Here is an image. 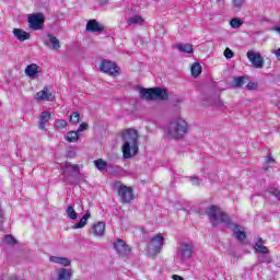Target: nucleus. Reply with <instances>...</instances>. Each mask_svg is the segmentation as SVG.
Listing matches in <instances>:
<instances>
[{
  "label": "nucleus",
  "mask_w": 280,
  "mask_h": 280,
  "mask_svg": "<svg viewBox=\"0 0 280 280\" xmlns=\"http://www.w3.org/2000/svg\"><path fill=\"white\" fill-rule=\"evenodd\" d=\"M127 23L129 25H137L138 23H143V18H141L140 15H136L127 20Z\"/></svg>",
  "instance_id": "29"
},
{
  "label": "nucleus",
  "mask_w": 280,
  "mask_h": 280,
  "mask_svg": "<svg viewBox=\"0 0 280 280\" xmlns=\"http://www.w3.org/2000/svg\"><path fill=\"white\" fill-rule=\"evenodd\" d=\"M266 163H275V159L272 156H267Z\"/></svg>",
  "instance_id": "41"
},
{
  "label": "nucleus",
  "mask_w": 280,
  "mask_h": 280,
  "mask_svg": "<svg viewBox=\"0 0 280 280\" xmlns=\"http://www.w3.org/2000/svg\"><path fill=\"white\" fill-rule=\"evenodd\" d=\"M264 244L265 242L261 237H258L257 242L254 244V248L256 253H259V255H268L269 253L268 248Z\"/></svg>",
  "instance_id": "16"
},
{
  "label": "nucleus",
  "mask_w": 280,
  "mask_h": 280,
  "mask_svg": "<svg viewBox=\"0 0 280 280\" xmlns=\"http://www.w3.org/2000/svg\"><path fill=\"white\" fill-rule=\"evenodd\" d=\"M94 165L96 167V170H106V166L108 165V163L106 161H104L103 159H97L94 161Z\"/></svg>",
  "instance_id": "27"
},
{
  "label": "nucleus",
  "mask_w": 280,
  "mask_h": 280,
  "mask_svg": "<svg viewBox=\"0 0 280 280\" xmlns=\"http://www.w3.org/2000/svg\"><path fill=\"white\" fill-rule=\"evenodd\" d=\"M140 97L142 100H162L163 102H167V100H170V94L167 93V90H163L161 88H141Z\"/></svg>",
  "instance_id": "4"
},
{
  "label": "nucleus",
  "mask_w": 280,
  "mask_h": 280,
  "mask_svg": "<svg viewBox=\"0 0 280 280\" xmlns=\"http://www.w3.org/2000/svg\"><path fill=\"white\" fill-rule=\"evenodd\" d=\"M35 100H40L42 102H54L56 97L54 94L49 93L47 88H45L35 94Z\"/></svg>",
  "instance_id": "13"
},
{
  "label": "nucleus",
  "mask_w": 280,
  "mask_h": 280,
  "mask_svg": "<svg viewBox=\"0 0 280 280\" xmlns=\"http://www.w3.org/2000/svg\"><path fill=\"white\" fill-rule=\"evenodd\" d=\"M230 25L233 30H240V27L244 25V20L234 18L230 21Z\"/></svg>",
  "instance_id": "24"
},
{
  "label": "nucleus",
  "mask_w": 280,
  "mask_h": 280,
  "mask_svg": "<svg viewBox=\"0 0 280 280\" xmlns=\"http://www.w3.org/2000/svg\"><path fill=\"white\" fill-rule=\"evenodd\" d=\"M108 3V0H101V5H106Z\"/></svg>",
  "instance_id": "43"
},
{
  "label": "nucleus",
  "mask_w": 280,
  "mask_h": 280,
  "mask_svg": "<svg viewBox=\"0 0 280 280\" xmlns=\"http://www.w3.org/2000/svg\"><path fill=\"white\" fill-rule=\"evenodd\" d=\"M114 248L119 257H128V255L132 253L130 245L126 244V241L121 238L114 241Z\"/></svg>",
  "instance_id": "9"
},
{
  "label": "nucleus",
  "mask_w": 280,
  "mask_h": 280,
  "mask_svg": "<svg viewBox=\"0 0 280 280\" xmlns=\"http://www.w3.org/2000/svg\"><path fill=\"white\" fill-rule=\"evenodd\" d=\"M85 30L86 32H90V33H101L106 30V26L97 22V20L92 19L86 22Z\"/></svg>",
  "instance_id": "11"
},
{
  "label": "nucleus",
  "mask_w": 280,
  "mask_h": 280,
  "mask_svg": "<svg viewBox=\"0 0 280 280\" xmlns=\"http://www.w3.org/2000/svg\"><path fill=\"white\" fill-rule=\"evenodd\" d=\"M69 121L71 126H78V124H80V113L73 112L69 117Z\"/></svg>",
  "instance_id": "25"
},
{
  "label": "nucleus",
  "mask_w": 280,
  "mask_h": 280,
  "mask_svg": "<svg viewBox=\"0 0 280 280\" xmlns=\"http://www.w3.org/2000/svg\"><path fill=\"white\" fill-rule=\"evenodd\" d=\"M179 253L182 255V259H190L191 255H194V246H191V244L184 243Z\"/></svg>",
  "instance_id": "14"
},
{
  "label": "nucleus",
  "mask_w": 280,
  "mask_h": 280,
  "mask_svg": "<svg viewBox=\"0 0 280 280\" xmlns=\"http://www.w3.org/2000/svg\"><path fill=\"white\" fill-rule=\"evenodd\" d=\"M62 257H57V256H50L49 260L52 262V264H60Z\"/></svg>",
  "instance_id": "38"
},
{
  "label": "nucleus",
  "mask_w": 280,
  "mask_h": 280,
  "mask_svg": "<svg viewBox=\"0 0 280 280\" xmlns=\"http://www.w3.org/2000/svg\"><path fill=\"white\" fill-rule=\"evenodd\" d=\"M4 238L7 241V244H16V240H14L12 235H5Z\"/></svg>",
  "instance_id": "37"
},
{
  "label": "nucleus",
  "mask_w": 280,
  "mask_h": 280,
  "mask_svg": "<svg viewBox=\"0 0 280 280\" xmlns=\"http://www.w3.org/2000/svg\"><path fill=\"white\" fill-rule=\"evenodd\" d=\"M13 34H14L15 38H18V40H20L21 43H23L25 40H30V33H27L21 28H14Z\"/></svg>",
  "instance_id": "17"
},
{
  "label": "nucleus",
  "mask_w": 280,
  "mask_h": 280,
  "mask_svg": "<svg viewBox=\"0 0 280 280\" xmlns=\"http://www.w3.org/2000/svg\"><path fill=\"white\" fill-rule=\"evenodd\" d=\"M68 124H67V120L65 119H58L57 120V130H65V128H67Z\"/></svg>",
  "instance_id": "30"
},
{
  "label": "nucleus",
  "mask_w": 280,
  "mask_h": 280,
  "mask_svg": "<svg viewBox=\"0 0 280 280\" xmlns=\"http://www.w3.org/2000/svg\"><path fill=\"white\" fill-rule=\"evenodd\" d=\"M117 196L120 198L122 205H130L135 200L132 187L120 185L116 190Z\"/></svg>",
  "instance_id": "6"
},
{
  "label": "nucleus",
  "mask_w": 280,
  "mask_h": 280,
  "mask_svg": "<svg viewBox=\"0 0 280 280\" xmlns=\"http://www.w3.org/2000/svg\"><path fill=\"white\" fill-rule=\"evenodd\" d=\"M269 196H275V198H279L280 196V190L277 188H272L271 190L268 191Z\"/></svg>",
  "instance_id": "35"
},
{
  "label": "nucleus",
  "mask_w": 280,
  "mask_h": 280,
  "mask_svg": "<svg viewBox=\"0 0 280 280\" xmlns=\"http://www.w3.org/2000/svg\"><path fill=\"white\" fill-rule=\"evenodd\" d=\"M59 264L60 266H65V267L71 266V260H69V258L67 257H61V260H59Z\"/></svg>",
  "instance_id": "33"
},
{
  "label": "nucleus",
  "mask_w": 280,
  "mask_h": 280,
  "mask_svg": "<svg viewBox=\"0 0 280 280\" xmlns=\"http://www.w3.org/2000/svg\"><path fill=\"white\" fill-rule=\"evenodd\" d=\"M243 84H246V77L234 78V86H236V89H241Z\"/></svg>",
  "instance_id": "28"
},
{
  "label": "nucleus",
  "mask_w": 280,
  "mask_h": 280,
  "mask_svg": "<svg viewBox=\"0 0 280 280\" xmlns=\"http://www.w3.org/2000/svg\"><path fill=\"white\" fill-rule=\"evenodd\" d=\"M9 280H19V278L16 276H12L9 278Z\"/></svg>",
  "instance_id": "44"
},
{
  "label": "nucleus",
  "mask_w": 280,
  "mask_h": 280,
  "mask_svg": "<svg viewBox=\"0 0 280 280\" xmlns=\"http://www.w3.org/2000/svg\"><path fill=\"white\" fill-rule=\"evenodd\" d=\"M66 167L67 170L71 167L72 172H75V174H80V166L78 164H67Z\"/></svg>",
  "instance_id": "31"
},
{
  "label": "nucleus",
  "mask_w": 280,
  "mask_h": 280,
  "mask_svg": "<svg viewBox=\"0 0 280 280\" xmlns=\"http://www.w3.org/2000/svg\"><path fill=\"white\" fill-rule=\"evenodd\" d=\"M121 138L125 143L122 144V158L132 159L139 154V131L129 128L121 132Z\"/></svg>",
  "instance_id": "2"
},
{
  "label": "nucleus",
  "mask_w": 280,
  "mask_h": 280,
  "mask_svg": "<svg viewBox=\"0 0 280 280\" xmlns=\"http://www.w3.org/2000/svg\"><path fill=\"white\" fill-rule=\"evenodd\" d=\"M190 180H192V183H197L198 185V177H191Z\"/></svg>",
  "instance_id": "42"
},
{
  "label": "nucleus",
  "mask_w": 280,
  "mask_h": 280,
  "mask_svg": "<svg viewBox=\"0 0 280 280\" xmlns=\"http://www.w3.org/2000/svg\"><path fill=\"white\" fill-rule=\"evenodd\" d=\"M92 233L96 236H102L104 233H106V223L100 221L97 223H94L92 226Z\"/></svg>",
  "instance_id": "15"
},
{
  "label": "nucleus",
  "mask_w": 280,
  "mask_h": 280,
  "mask_svg": "<svg viewBox=\"0 0 280 280\" xmlns=\"http://www.w3.org/2000/svg\"><path fill=\"white\" fill-rule=\"evenodd\" d=\"M247 59L252 62L254 69H264V57L261 52H257L255 50H248Z\"/></svg>",
  "instance_id": "10"
},
{
  "label": "nucleus",
  "mask_w": 280,
  "mask_h": 280,
  "mask_svg": "<svg viewBox=\"0 0 280 280\" xmlns=\"http://www.w3.org/2000/svg\"><path fill=\"white\" fill-rule=\"evenodd\" d=\"M98 69L102 73H106L107 75H112L114 78L120 75L121 73L117 63L110 60H102Z\"/></svg>",
  "instance_id": "7"
},
{
  "label": "nucleus",
  "mask_w": 280,
  "mask_h": 280,
  "mask_svg": "<svg viewBox=\"0 0 280 280\" xmlns=\"http://www.w3.org/2000/svg\"><path fill=\"white\" fill-rule=\"evenodd\" d=\"M66 213L70 220H78V212L73 209V206H69L66 210Z\"/></svg>",
  "instance_id": "26"
},
{
  "label": "nucleus",
  "mask_w": 280,
  "mask_h": 280,
  "mask_svg": "<svg viewBox=\"0 0 280 280\" xmlns=\"http://www.w3.org/2000/svg\"><path fill=\"white\" fill-rule=\"evenodd\" d=\"M167 135L171 139H183L187 135V121L177 118L170 122Z\"/></svg>",
  "instance_id": "3"
},
{
  "label": "nucleus",
  "mask_w": 280,
  "mask_h": 280,
  "mask_svg": "<svg viewBox=\"0 0 280 280\" xmlns=\"http://www.w3.org/2000/svg\"><path fill=\"white\" fill-rule=\"evenodd\" d=\"M208 215L212 226H218L219 224H225V226H234V237L238 242H244V240H246V231H244V228L233 223V221H231V217H229L226 212L222 211L220 207L213 205L210 206Z\"/></svg>",
  "instance_id": "1"
},
{
  "label": "nucleus",
  "mask_w": 280,
  "mask_h": 280,
  "mask_svg": "<svg viewBox=\"0 0 280 280\" xmlns=\"http://www.w3.org/2000/svg\"><path fill=\"white\" fill-rule=\"evenodd\" d=\"M65 139H66V141H68V143H75L80 139V132L78 130L77 131H69L66 135Z\"/></svg>",
  "instance_id": "20"
},
{
  "label": "nucleus",
  "mask_w": 280,
  "mask_h": 280,
  "mask_svg": "<svg viewBox=\"0 0 280 280\" xmlns=\"http://www.w3.org/2000/svg\"><path fill=\"white\" fill-rule=\"evenodd\" d=\"M233 56H234L233 50H231V48H225V50H224V57H225L228 60H231V58H233Z\"/></svg>",
  "instance_id": "32"
},
{
  "label": "nucleus",
  "mask_w": 280,
  "mask_h": 280,
  "mask_svg": "<svg viewBox=\"0 0 280 280\" xmlns=\"http://www.w3.org/2000/svg\"><path fill=\"white\" fill-rule=\"evenodd\" d=\"M235 8H242L244 5V0H232Z\"/></svg>",
  "instance_id": "39"
},
{
  "label": "nucleus",
  "mask_w": 280,
  "mask_h": 280,
  "mask_svg": "<svg viewBox=\"0 0 280 280\" xmlns=\"http://www.w3.org/2000/svg\"><path fill=\"white\" fill-rule=\"evenodd\" d=\"M172 279L173 280H185V278H183L182 276H178V275H173Z\"/></svg>",
  "instance_id": "40"
},
{
  "label": "nucleus",
  "mask_w": 280,
  "mask_h": 280,
  "mask_svg": "<svg viewBox=\"0 0 280 280\" xmlns=\"http://www.w3.org/2000/svg\"><path fill=\"white\" fill-rule=\"evenodd\" d=\"M175 47L184 54H194V46L191 44H177Z\"/></svg>",
  "instance_id": "22"
},
{
  "label": "nucleus",
  "mask_w": 280,
  "mask_h": 280,
  "mask_svg": "<svg viewBox=\"0 0 280 280\" xmlns=\"http://www.w3.org/2000/svg\"><path fill=\"white\" fill-rule=\"evenodd\" d=\"M190 71H191L192 78H198V75H200V73H202V66H200V63H198V62H195V63H192Z\"/></svg>",
  "instance_id": "23"
},
{
  "label": "nucleus",
  "mask_w": 280,
  "mask_h": 280,
  "mask_svg": "<svg viewBox=\"0 0 280 280\" xmlns=\"http://www.w3.org/2000/svg\"><path fill=\"white\" fill-rule=\"evenodd\" d=\"M91 218V212H86L81 220L79 221V223L74 224L72 226V229H84V226H86V223L89 222V219Z\"/></svg>",
  "instance_id": "21"
},
{
  "label": "nucleus",
  "mask_w": 280,
  "mask_h": 280,
  "mask_svg": "<svg viewBox=\"0 0 280 280\" xmlns=\"http://www.w3.org/2000/svg\"><path fill=\"white\" fill-rule=\"evenodd\" d=\"M165 245V236L163 233H159L153 236L149 243V255L154 258L158 255H161L163 246Z\"/></svg>",
  "instance_id": "5"
},
{
  "label": "nucleus",
  "mask_w": 280,
  "mask_h": 280,
  "mask_svg": "<svg viewBox=\"0 0 280 280\" xmlns=\"http://www.w3.org/2000/svg\"><path fill=\"white\" fill-rule=\"evenodd\" d=\"M257 86H258L257 83L249 82V83H247L246 89H248V91H257Z\"/></svg>",
  "instance_id": "34"
},
{
  "label": "nucleus",
  "mask_w": 280,
  "mask_h": 280,
  "mask_svg": "<svg viewBox=\"0 0 280 280\" xmlns=\"http://www.w3.org/2000/svg\"><path fill=\"white\" fill-rule=\"evenodd\" d=\"M46 37L47 40L44 42V45L52 51H58V49H60V39H58V37H56L54 34L49 33L46 35Z\"/></svg>",
  "instance_id": "12"
},
{
  "label": "nucleus",
  "mask_w": 280,
  "mask_h": 280,
  "mask_svg": "<svg viewBox=\"0 0 280 280\" xmlns=\"http://www.w3.org/2000/svg\"><path fill=\"white\" fill-rule=\"evenodd\" d=\"M28 27L33 32H38L45 27V15L43 13H33L28 16Z\"/></svg>",
  "instance_id": "8"
},
{
  "label": "nucleus",
  "mask_w": 280,
  "mask_h": 280,
  "mask_svg": "<svg viewBox=\"0 0 280 280\" xmlns=\"http://www.w3.org/2000/svg\"><path fill=\"white\" fill-rule=\"evenodd\" d=\"M84 130H89V124L86 122H82L79 128H78V132H84Z\"/></svg>",
  "instance_id": "36"
},
{
  "label": "nucleus",
  "mask_w": 280,
  "mask_h": 280,
  "mask_svg": "<svg viewBox=\"0 0 280 280\" xmlns=\"http://www.w3.org/2000/svg\"><path fill=\"white\" fill-rule=\"evenodd\" d=\"M25 75L35 78L38 74V66L36 63L28 65L24 70Z\"/></svg>",
  "instance_id": "19"
},
{
  "label": "nucleus",
  "mask_w": 280,
  "mask_h": 280,
  "mask_svg": "<svg viewBox=\"0 0 280 280\" xmlns=\"http://www.w3.org/2000/svg\"><path fill=\"white\" fill-rule=\"evenodd\" d=\"M49 119H51V113L42 112V114L39 116V125H38L39 130H45V126H46L47 121H49Z\"/></svg>",
  "instance_id": "18"
}]
</instances>
